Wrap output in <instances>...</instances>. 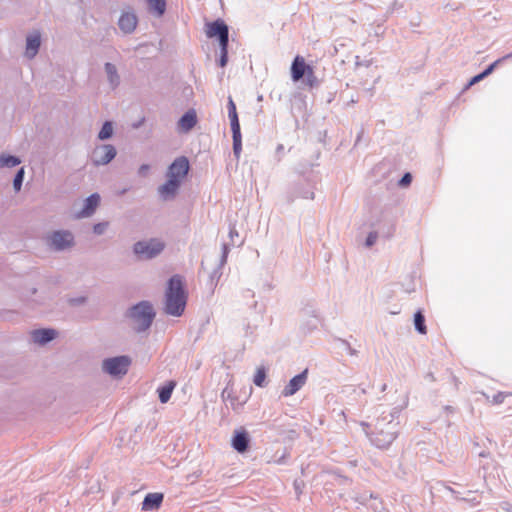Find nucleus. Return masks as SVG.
<instances>
[{"instance_id": "nucleus-1", "label": "nucleus", "mask_w": 512, "mask_h": 512, "mask_svg": "<svg viewBox=\"0 0 512 512\" xmlns=\"http://www.w3.org/2000/svg\"><path fill=\"white\" fill-rule=\"evenodd\" d=\"M186 292L182 278L179 275L172 276L167 283L165 292V312L168 315L179 317L186 307Z\"/></svg>"}, {"instance_id": "nucleus-2", "label": "nucleus", "mask_w": 512, "mask_h": 512, "mask_svg": "<svg viewBox=\"0 0 512 512\" xmlns=\"http://www.w3.org/2000/svg\"><path fill=\"white\" fill-rule=\"evenodd\" d=\"M127 315L133 321L134 329L143 332L151 326L156 314L149 301H141L132 306Z\"/></svg>"}, {"instance_id": "nucleus-3", "label": "nucleus", "mask_w": 512, "mask_h": 512, "mask_svg": "<svg viewBox=\"0 0 512 512\" xmlns=\"http://www.w3.org/2000/svg\"><path fill=\"white\" fill-rule=\"evenodd\" d=\"M164 248L165 245L162 241L151 238L135 242L132 249L139 260H150L161 254Z\"/></svg>"}, {"instance_id": "nucleus-4", "label": "nucleus", "mask_w": 512, "mask_h": 512, "mask_svg": "<svg viewBox=\"0 0 512 512\" xmlns=\"http://www.w3.org/2000/svg\"><path fill=\"white\" fill-rule=\"evenodd\" d=\"M131 365V358L126 355L106 358L102 362V369L112 377L124 376Z\"/></svg>"}, {"instance_id": "nucleus-5", "label": "nucleus", "mask_w": 512, "mask_h": 512, "mask_svg": "<svg viewBox=\"0 0 512 512\" xmlns=\"http://www.w3.org/2000/svg\"><path fill=\"white\" fill-rule=\"evenodd\" d=\"M398 432V424H392L389 426V429L383 430V432H381L379 429H375V431L370 436V441L377 448L387 449L396 439Z\"/></svg>"}, {"instance_id": "nucleus-6", "label": "nucleus", "mask_w": 512, "mask_h": 512, "mask_svg": "<svg viewBox=\"0 0 512 512\" xmlns=\"http://www.w3.org/2000/svg\"><path fill=\"white\" fill-rule=\"evenodd\" d=\"M47 243L54 251H64L74 245V235L68 230L54 231L48 237Z\"/></svg>"}, {"instance_id": "nucleus-7", "label": "nucleus", "mask_w": 512, "mask_h": 512, "mask_svg": "<svg viewBox=\"0 0 512 512\" xmlns=\"http://www.w3.org/2000/svg\"><path fill=\"white\" fill-rule=\"evenodd\" d=\"M208 38H217L219 45L229 44V27L222 19H216L205 25Z\"/></svg>"}, {"instance_id": "nucleus-8", "label": "nucleus", "mask_w": 512, "mask_h": 512, "mask_svg": "<svg viewBox=\"0 0 512 512\" xmlns=\"http://www.w3.org/2000/svg\"><path fill=\"white\" fill-rule=\"evenodd\" d=\"M117 151L116 148L111 144H102L97 147L92 152V163L95 166H103L110 163L116 156Z\"/></svg>"}, {"instance_id": "nucleus-9", "label": "nucleus", "mask_w": 512, "mask_h": 512, "mask_svg": "<svg viewBox=\"0 0 512 512\" xmlns=\"http://www.w3.org/2000/svg\"><path fill=\"white\" fill-rule=\"evenodd\" d=\"M189 161L185 156L176 158L168 167L167 177L182 181L189 172Z\"/></svg>"}, {"instance_id": "nucleus-10", "label": "nucleus", "mask_w": 512, "mask_h": 512, "mask_svg": "<svg viewBox=\"0 0 512 512\" xmlns=\"http://www.w3.org/2000/svg\"><path fill=\"white\" fill-rule=\"evenodd\" d=\"M297 198L314 199V186L308 181L296 183L291 192L289 193V201H294Z\"/></svg>"}, {"instance_id": "nucleus-11", "label": "nucleus", "mask_w": 512, "mask_h": 512, "mask_svg": "<svg viewBox=\"0 0 512 512\" xmlns=\"http://www.w3.org/2000/svg\"><path fill=\"white\" fill-rule=\"evenodd\" d=\"M308 377V370L305 369L301 373L295 375L290 379L289 383L284 387L282 395L284 397L292 396L297 393L306 383Z\"/></svg>"}, {"instance_id": "nucleus-12", "label": "nucleus", "mask_w": 512, "mask_h": 512, "mask_svg": "<svg viewBox=\"0 0 512 512\" xmlns=\"http://www.w3.org/2000/svg\"><path fill=\"white\" fill-rule=\"evenodd\" d=\"M100 200L101 198L98 193H93L88 196L84 201L83 208L75 213V218L82 219L92 216L99 206Z\"/></svg>"}, {"instance_id": "nucleus-13", "label": "nucleus", "mask_w": 512, "mask_h": 512, "mask_svg": "<svg viewBox=\"0 0 512 512\" xmlns=\"http://www.w3.org/2000/svg\"><path fill=\"white\" fill-rule=\"evenodd\" d=\"M401 412V408L395 407L389 413L382 412L381 416L377 418L375 429H379L381 432L383 430L389 429V426L392 424L399 425V415Z\"/></svg>"}, {"instance_id": "nucleus-14", "label": "nucleus", "mask_w": 512, "mask_h": 512, "mask_svg": "<svg viewBox=\"0 0 512 512\" xmlns=\"http://www.w3.org/2000/svg\"><path fill=\"white\" fill-rule=\"evenodd\" d=\"M250 445V436L248 432L241 428L235 430L231 439V446L238 453H244L248 450Z\"/></svg>"}, {"instance_id": "nucleus-15", "label": "nucleus", "mask_w": 512, "mask_h": 512, "mask_svg": "<svg viewBox=\"0 0 512 512\" xmlns=\"http://www.w3.org/2000/svg\"><path fill=\"white\" fill-rule=\"evenodd\" d=\"M41 45V33L38 30L33 31L26 37L25 55L28 59H33L39 52Z\"/></svg>"}, {"instance_id": "nucleus-16", "label": "nucleus", "mask_w": 512, "mask_h": 512, "mask_svg": "<svg viewBox=\"0 0 512 512\" xmlns=\"http://www.w3.org/2000/svg\"><path fill=\"white\" fill-rule=\"evenodd\" d=\"M57 331L52 328H40L31 332V338L34 343L45 345L57 337Z\"/></svg>"}, {"instance_id": "nucleus-17", "label": "nucleus", "mask_w": 512, "mask_h": 512, "mask_svg": "<svg viewBox=\"0 0 512 512\" xmlns=\"http://www.w3.org/2000/svg\"><path fill=\"white\" fill-rule=\"evenodd\" d=\"M311 66L305 63V60L301 56H296L291 65V78L294 82H297L304 78L307 71Z\"/></svg>"}, {"instance_id": "nucleus-18", "label": "nucleus", "mask_w": 512, "mask_h": 512, "mask_svg": "<svg viewBox=\"0 0 512 512\" xmlns=\"http://www.w3.org/2000/svg\"><path fill=\"white\" fill-rule=\"evenodd\" d=\"M167 178L168 180L158 188V192L164 200L174 198L181 185V182L177 179Z\"/></svg>"}, {"instance_id": "nucleus-19", "label": "nucleus", "mask_w": 512, "mask_h": 512, "mask_svg": "<svg viewBox=\"0 0 512 512\" xmlns=\"http://www.w3.org/2000/svg\"><path fill=\"white\" fill-rule=\"evenodd\" d=\"M162 493H148L142 502V510L144 511H155L159 509L163 502Z\"/></svg>"}, {"instance_id": "nucleus-20", "label": "nucleus", "mask_w": 512, "mask_h": 512, "mask_svg": "<svg viewBox=\"0 0 512 512\" xmlns=\"http://www.w3.org/2000/svg\"><path fill=\"white\" fill-rule=\"evenodd\" d=\"M118 25L124 33H132L137 25V17L133 13H124L119 18Z\"/></svg>"}, {"instance_id": "nucleus-21", "label": "nucleus", "mask_w": 512, "mask_h": 512, "mask_svg": "<svg viewBox=\"0 0 512 512\" xmlns=\"http://www.w3.org/2000/svg\"><path fill=\"white\" fill-rule=\"evenodd\" d=\"M197 123V115L194 110H188L179 119V126L183 131H190Z\"/></svg>"}, {"instance_id": "nucleus-22", "label": "nucleus", "mask_w": 512, "mask_h": 512, "mask_svg": "<svg viewBox=\"0 0 512 512\" xmlns=\"http://www.w3.org/2000/svg\"><path fill=\"white\" fill-rule=\"evenodd\" d=\"M104 69L107 74V79L110 87L112 89H116L120 84V76L118 74L116 66L110 62H107L104 65Z\"/></svg>"}, {"instance_id": "nucleus-23", "label": "nucleus", "mask_w": 512, "mask_h": 512, "mask_svg": "<svg viewBox=\"0 0 512 512\" xmlns=\"http://www.w3.org/2000/svg\"><path fill=\"white\" fill-rule=\"evenodd\" d=\"M227 109H228V117L230 119L231 129H239L240 123H239L238 113L236 110V105L231 96L228 97Z\"/></svg>"}, {"instance_id": "nucleus-24", "label": "nucleus", "mask_w": 512, "mask_h": 512, "mask_svg": "<svg viewBox=\"0 0 512 512\" xmlns=\"http://www.w3.org/2000/svg\"><path fill=\"white\" fill-rule=\"evenodd\" d=\"M175 386H176V384H175L174 381H169L165 385L160 386L157 389L158 398H159V401L161 403L164 404V403H167L170 400L172 392H173Z\"/></svg>"}, {"instance_id": "nucleus-25", "label": "nucleus", "mask_w": 512, "mask_h": 512, "mask_svg": "<svg viewBox=\"0 0 512 512\" xmlns=\"http://www.w3.org/2000/svg\"><path fill=\"white\" fill-rule=\"evenodd\" d=\"M232 131V139H233V153L237 159H239L241 151H242V136H241V128L239 129H231Z\"/></svg>"}, {"instance_id": "nucleus-26", "label": "nucleus", "mask_w": 512, "mask_h": 512, "mask_svg": "<svg viewBox=\"0 0 512 512\" xmlns=\"http://www.w3.org/2000/svg\"><path fill=\"white\" fill-rule=\"evenodd\" d=\"M149 9L158 17H161L166 11L165 0H146Z\"/></svg>"}, {"instance_id": "nucleus-27", "label": "nucleus", "mask_w": 512, "mask_h": 512, "mask_svg": "<svg viewBox=\"0 0 512 512\" xmlns=\"http://www.w3.org/2000/svg\"><path fill=\"white\" fill-rule=\"evenodd\" d=\"M21 163V160L19 157L9 154H2L0 156V168L4 167H15L18 166Z\"/></svg>"}, {"instance_id": "nucleus-28", "label": "nucleus", "mask_w": 512, "mask_h": 512, "mask_svg": "<svg viewBox=\"0 0 512 512\" xmlns=\"http://www.w3.org/2000/svg\"><path fill=\"white\" fill-rule=\"evenodd\" d=\"M414 326H415V330L420 333V334H426L427 333V328H426V325H425V317L423 315V313L418 310L415 314H414Z\"/></svg>"}, {"instance_id": "nucleus-29", "label": "nucleus", "mask_w": 512, "mask_h": 512, "mask_svg": "<svg viewBox=\"0 0 512 512\" xmlns=\"http://www.w3.org/2000/svg\"><path fill=\"white\" fill-rule=\"evenodd\" d=\"M113 135V126L110 121L104 122L102 125L99 133H98V139L100 140H107L111 138Z\"/></svg>"}, {"instance_id": "nucleus-30", "label": "nucleus", "mask_w": 512, "mask_h": 512, "mask_svg": "<svg viewBox=\"0 0 512 512\" xmlns=\"http://www.w3.org/2000/svg\"><path fill=\"white\" fill-rule=\"evenodd\" d=\"M253 383L258 387H264L266 385V370L264 367H260L257 369Z\"/></svg>"}, {"instance_id": "nucleus-31", "label": "nucleus", "mask_w": 512, "mask_h": 512, "mask_svg": "<svg viewBox=\"0 0 512 512\" xmlns=\"http://www.w3.org/2000/svg\"><path fill=\"white\" fill-rule=\"evenodd\" d=\"M25 176V170L23 167H21L15 174L13 179V188L16 192H19L21 190L23 180Z\"/></svg>"}, {"instance_id": "nucleus-32", "label": "nucleus", "mask_w": 512, "mask_h": 512, "mask_svg": "<svg viewBox=\"0 0 512 512\" xmlns=\"http://www.w3.org/2000/svg\"><path fill=\"white\" fill-rule=\"evenodd\" d=\"M222 268H223V266H220V263H219L218 266L216 268H214L213 271L210 273L209 279H210V287L211 288H214L217 285L219 279L221 278Z\"/></svg>"}, {"instance_id": "nucleus-33", "label": "nucleus", "mask_w": 512, "mask_h": 512, "mask_svg": "<svg viewBox=\"0 0 512 512\" xmlns=\"http://www.w3.org/2000/svg\"><path fill=\"white\" fill-rule=\"evenodd\" d=\"M228 45L229 44H222L220 46V57L218 60V64L220 67H225L228 62Z\"/></svg>"}, {"instance_id": "nucleus-34", "label": "nucleus", "mask_w": 512, "mask_h": 512, "mask_svg": "<svg viewBox=\"0 0 512 512\" xmlns=\"http://www.w3.org/2000/svg\"><path fill=\"white\" fill-rule=\"evenodd\" d=\"M305 80H306V84L313 88L315 86L318 85V79L312 69V67H310V69L307 71V73L305 74Z\"/></svg>"}, {"instance_id": "nucleus-35", "label": "nucleus", "mask_w": 512, "mask_h": 512, "mask_svg": "<svg viewBox=\"0 0 512 512\" xmlns=\"http://www.w3.org/2000/svg\"><path fill=\"white\" fill-rule=\"evenodd\" d=\"M341 347L351 356H357L358 351L350 345V343L345 339H338Z\"/></svg>"}, {"instance_id": "nucleus-36", "label": "nucleus", "mask_w": 512, "mask_h": 512, "mask_svg": "<svg viewBox=\"0 0 512 512\" xmlns=\"http://www.w3.org/2000/svg\"><path fill=\"white\" fill-rule=\"evenodd\" d=\"M404 8V3L399 0H394L392 4L387 9V15H392L393 13L400 11Z\"/></svg>"}, {"instance_id": "nucleus-37", "label": "nucleus", "mask_w": 512, "mask_h": 512, "mask_svg": "<svg viewBox=\"0 0 512 512\" xmlns=\"http://www.w3.org/2000/svg\"><path fill=\"white\" fill-rule=\"evenodd\" d=\"M504 60L505 59H502V58L497 59L492 64H490L486 69H484L480 74L484 78H486L487 76H489L494 71V69L498 66V64L501 63Z\"/></svg>"}, {"instance_id": "nucleus-38", "label": "nucleus", "mask_w": 512, "mask_h": 512, "mask_svg": "<svg viewBox=\"0 0 512 512\" xmlns=\"http://www.w3.org/2000/svg\"><path fill=\"white\" fill-rule=\"evenodd\" d=\"M109 223L108 222H99L94 224L93 226V232L96 235H102L105 233Z\"/></svg>"}, {"instance_id": "nucleus-39", "label": "nucleus", "mask_w": 512, "mask_h": 512, "mask_svg": "<svg viewBox=\"0 0 512 512\" xmlns=\"http://www.w3.org/2000/svg\"><path fill=\"white\" fill-rule=\"evenodd\" d=\"M229 252L230 246L227 243H224L222 245V253L219 260L220 266H224L226 264Z\"/></svg>"}, {"instance_id": "nucleus-40", "label": "nucleus", "mask_w": 512, "mask_h": 512, "mask_svg": "<svg viewBox=\"0 0 512 512\" xmlns=\"http://www.w3.org/2000/svg\"><path fill=\"white\" fill-rule=\"evenodd\" d=\"M87 301V297L85 296H77V297H71L68 299V303L71 306L77 307L85 304Z\"/></svg>"}, {"instance_id": "nucleus-41", "label": "nucleus", "mask_w": 512, "mask_h": 512, "mask_svg": "<svg viewBox=\"0 0 512 512\" xmlns=\"http://www.w3.org/2000/svg\"><path fill=\"white\" fill-rule=\"evenodd\" d=\"M377 239H378V233L376 231L370 232L366 237L365 246L368 248L372 247L376 243Z\"/></svg>"}, {"instance_id": "nucleus-42", "label": "nucleus", "mask_w": 512, "mask_h": 512, "mask_svg": "<svg viewBox=\"0 0 512 512\" xmlns=\"http://www.w3.org/2000/svg\"><path fill=\"white\" fill-rule=\"evenodd\" d=\"M412 182V175L409 172L404 173L401 179L398 181L400 187H408Z\"/></svg>"}, {"instance_id": "nucleus-43", "label": "nucleus", "mask_w": 512, "mask_h": 512, "mask_svg": "<svg viewBox=\"0 0 512 512\" xmlns=\"http://www.w3.org/2000/svg\"><path fill=\"white\" fill-rule=\"evenodd\" d=\"M505 397H506V394H505V393H503V392H498L497 394H495V395L493 396V400H492V402H493L494 404H501V403H503V401H504Z\"/></svg>"}, {"instance_id": "nucleus-44", "label": "nucleus", "mask_w": 512, "mask_h": 512, "mask_svg": "<svg viewBox=\"0 0 512 512\" xmlns=\"http://www.w3.org/2000/svg\"><path fill=\"white\" fill-rule=\"evenodd\" d=\"M483 79H484V77H483L480 73H479V74H477V75H475V76H474V77H472V78L470 79V81L467 83L466 88L471 87L472 85H474V84H476V83L480 82V81H481V80H483Z\"/></svg>"}, {"instance_id": "nucleus-45", "label": "nucleus", "mask_w": 512, "mask_h": 512, "mask_svg": "<svg viewBox=\"0 0 512 512\" xmlns=\"http://www.w3.org/2000/svg\"><path fill=\"white\" fill-rule=\"evenodd\" d=\"M335 480L339 483V484H348L350 482V479L346 476H343V475H340V474H336L335 475Z\"/></svg>"}, {"instance_id": "nucleus-46", "label": "nucleus", "mask_w": 512, "mask_h": 512, "mask_svg": "<svg viewBox=\"0 0 512 512\" xmlns=\"http://www.w3.org/2000/svg\"><path fill=\"white\" fill-rule=\"evenodd\" d=\"M149 165L148 164H142L139 169H138V174L140 176H145L149 170Z\"/></svg>"}, {"instance_id": "nucleus-47", "label": "nucleus", "mask_w": 512, "mask_h": 512, "mask_svg": "<svg viewBox=\"0 0 512 512\" xmlns=\"http://www.w3.org/2000/svg\"><path fill=\"white\" fill-rule=\"evenodd\" d=\"M355 64H356V66L369 67L370 66V61L369 60L360 61L359 56H356Z\"/></svg>"}, {"instance_id": "nucleus-48", "label": "nucleus", "mask_w": 512, "mask_h": 512, "mask_svg": "<svg viewBox=\"0 0 512 512\" xmlns=\"http://www.w3.org/2000/svg\"><path fill=\"white\" fill-rule=\"evenodd\" d=\"M234 236H238V232L235 228H231L229 231V237L231 238L232 241H233ZM232 245H234L233 242H232Z\"/></svg>"}, {"instance_id": "nucleus-49", "label": "nucleus", "mask_w": 512, "mask_h": 512, "mask_svg": "<svg viewBox=\"0 0 512 512\" xmlns=\"http://www.w3.org/2000/svg\"><path fill=\"white\" fill-rule=\"evenodd\" d=\"M302 482H298L297 480L294 482V487H295V490L297 492V494H300L302 491H301V486H302Z\"/></svg>"}, {"instance_id": "nucleus-50", "label": "nucleus", "mask_w": 512, "mask_h": 512, "mask_svg": "<svg viewBox=\"0 0 512 512\" xmlns=\"http://www.w3.org/2000/svg\"><path fill=\"white\" fill-rule=\"evenodd\" d=\"M451 494L453 495V497L457 500H465V498H461L459 497V492H457L456 490H451Z\"/></svg>"}, {"instance_id": "nucleus-51", "label": "nucleus", "mask_w": 512, "mask_h": 512, "mask_svg": "<svg viewBox=\"0 0 512 512\" xmlns=\"http://www.w3.org/2000/svg\"><path fill=\"white\" fill-rule=\"evenodd\" d=\"M363 134H364V129L362 128L360 130V132L358 133V136H357V139H356V144L360 141V139L362 138Z\"/></svg>"}, {"instance_id": "nucleus-52", "label": "nucleus", "mask_w": 512, "mask_h": 512, "mask_svg": "<svg viewBox=\"0 0 512 512\" xmlns=\"http://www.w3.org/2000/svg\"><path fill=\"white\" fill-rule=\"evenodd\" d=\"M244 296H245V297H254V293H253V291H251V290H246V291L244 292Z\"/></svg>"}, {"instance_id": "nucleus-53", "label": "nucleus", "mask_w": 512, "mask_h": 512, "mask_svg": "<svg viewBox=\"0 0 512 512\" xmlns=\"http://www.w3.org/2000/svg\"><path fill=\"white\" fill-rule=\"evenodd\" d=\"M479 457H488L489 456V452L483 450L481 452L478 453Z\"/></svg>"}, {"instance_id": "nucleus-54", "label": "nucleus", "mask_w": 512, "mask_h": 512, "mask_svg": "<svg viewBox=\"0 0 512 512\" xmlns=\"http://www.w3.org/2000/svg\"><path fill=\"white\" fill-rule=\"evenodd\" d=\"M284 150V146L282 144H279L276 148V153L279 154Z\"/></svg>"}, {"instance_id": "nucleus-55", "label": "nucleus", "mask_w": 512, "mask_h": 512, "mask_svg": "<svg viewBox=\"0 0 512 512\" xmlns=\"http://www.w3.org/2000/svg\"><path fill=\"white\" fill-rule=\"evenodd\" d=\"M144 122V118H142L139 122H137L136 124L133 125L134 128H139L142 123Z\"/></svg>"}, {"instance_id": "nucleus-56", "label": "nucleus", "mask_w": 512, "mask_h": 512, "mask_svg": "<svg viewBox=\"0 0 512 512\" xmlns=\"http://www.w3.org/2000/svg\"><path fill=\"white\" fill-rule=\"evenodd\" d=\"M427 378H429L431 381L435 380L433 373H428Z\"/></svg>"}, {"instance_id": "nucleus-57", "label": "nucleus", "mask_w": 512, "mask_h": 512, "mask_svg": "<svg viewBox=\"0 0 512 512\" xmlns=\"http://www.w3.org/2000/svg\"><path fill=\"white\" fill-rule=\"evenodd\" d=\"M510 58H512V52L509 54H506L505 56L502 57V59H505V60L510 59Z\"/></svg>"}, {"instance_id": "nucleus-58", "label": "nucleus", "mask_w": 512, "mask_h": 512, "mask_svg": "<svg viewBox=\"0 0 512 512\" xmlns=\"http://www.w3.org/2000/svg\"><path fill=\"white\" fill-rule=\"evenodd\" d=\"M443 488L447 491H449L451 493V490H454L453 488H451L450 486H447V485H443Z\"/></svg>"}, {"instance_id": "nucleus-59", "label": "nucleus", "mask_w": 512, "mask_h": 512, "mask_svg": "<svg viewBox=\"0 0 512 512\" xmlns=\"http://www.w3.org/2000/svg\"><path fill=\"white\" fill-rule=\"evenodd\" d=\"M127 191H128V189H127V188H124V189H122V190L119 192V195H124Z\"/></svg>"}, {"instance_id": "nucleus-60", "label": "nucleus", "mask_w": 512, "mask_h": 512, "mask_svg": "<svg viewBox=\"0 0 512 512\" xmlns=\"http://www.w3.org/2000/svg\"><path fill=\"white\" fill-rule=\"evenodd\" d=\"M387 388V385L386 384H383L382 387H381V391L384 392Z\"/></svg>"}, {"instance_id": "nucleus-61", "label": "nucleus", "mask_w": 512, "mask_h": 512, "mask_svg": "<svg viewBox=\"0 0 512 512\" xmlns=\"http://www.w3.org/2000/svg\"><path fill=\"white\" fill-rule=\"evenodd\" d=\"M393 231H394V227L392 226V227H391V232H390V233H388V237H390V236L392 235Z\"/></svg>"}, {"instance_id": "nucleus-62", "label": "nucleus", "mask_w": 512, "mask_h": 512, "mask_svg": "<svg viewBox=\"0 0 512 512\" xmlns=\"http://www.w3.org/2000/svg\"><path fill=\"white\" fill-rule=\"evenodd\" d=\"M445 409H446L447 411H452V407H450V406H446V407H445Z\"/></svg>"}, {"instance_id": "nucleus-63", "label": "nucleus", "mask_w": 512, "mask_h": 512, "mask_svg": "<svg viewBox=\"0 0 512 512\" xmlns=\"http://www.w3.org/2000/svg\"><path fill=\"white\" fill-rule=\"evenodd\" d=\"M252 306L255 308L257 306V301H254Z\"/></svg>"}, {"instance_id": "nucleus-64", "label": "nucleus", "mask_w": 512, "mask_h": 512, "mask_svg": "<svg viewBox=\"0 0 512 512\" xmlns=\"http://www.w3.org/2000/svg\"><path fill=\"white\" fill-rule=\"evenodd\" d=\"M361 392H362L363 394H365V393H366V390L363 388V389L361 390Z\"/></svg>"}]
</instances>
